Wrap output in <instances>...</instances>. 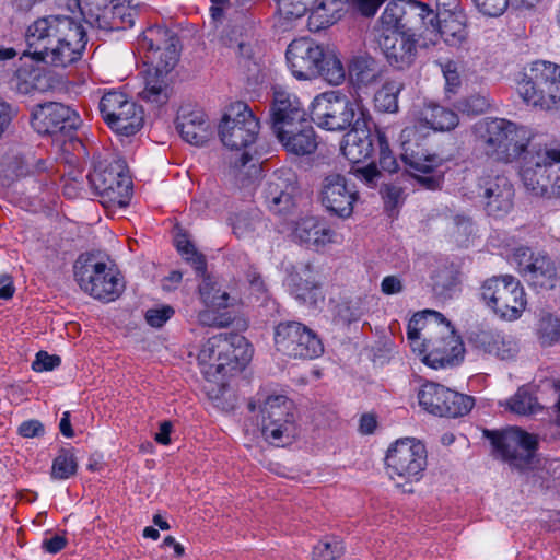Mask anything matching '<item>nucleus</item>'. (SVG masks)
<instances>
[{
    "label": "nucleus",
    "instance_id": "aec40b11",
    "mask_svg": "<svg viewBox=\"0 0 560 560\" xmlns=\"http://www.w3.org/2000/svg\"><path fill=\"white\" fill-rule=\"evenodd\" d=\"M477 194L489 215L503 217L513 207V185L503 175L481 176L478 180Z\"/></svg>",
    "mask_w": 560,
    "mask_h": 560
},
{
    "label": "nucleus",
    "instance_id": "de8ad7c7",
    "mask_svg": "<svg viewBox=\"0 0 560 560\" xmlns=\"http://www.w3.org/2000/svg\"><path fill=\"white\" fill-rule=\"evenodd\" d=\"M538 339L542 346H552L560 339V319L546 315L541 317L538 325Z\"/></svg>",
    "mask_w": 560,
    "mask_h": 560
},
{
    "label": "nucleus",
    "instance_id": "7ed1b4c3",
    "mask_svg": "<svg viewBox=\"0 0 560 560\" xmlns=\"http://www.w3.org/2000/svg\"><path fill=\"white\" fill-rule=\"evenodd\" d=\"M478 147L495 161L509 163L526 151L533 139L529 128L503 118H486L475 126Z\"/></svg>",
    "mask_w": 560,
    "mask_h": 560
},
{
    "label": "nucleus",
    "instance_id": "a19ab883",
    "mask_svg": "<svg viewBox=\"0 0 560 560\" xmlns=\"http://www.w3.org/2000/svg\"><path fill=\"white\" fill-rule=\"evenodd\" d=\"M447 398L440 406L439 417L457 418L467 415L474 407L475 400L467 396L448 388Z\"/></svg>",
    "mask_w": 560,
    "mask_h": 560
},
{
    "label": "nucleus",
    "instance_id": "e433bc0d",
    "mask_svg": "<svg viewBox=\"0 0 560 560\" xmlns=\"http://www.w3.org/2000/svg\"><path fill=\"white\" fill-rule=\"evenodd\" d=\"M349 74L351 81L359 88L374 85L382 79V70L370 58H355L349 67Z\"/></svg>",
    "mask_w": 560,
    "mask_h": 560
},
{
    "label": "nucleus",
    "instance_id": "b1692460",
    "mask_svg": "<svg viewBox=\"0 0 560 560\" xmlns=\"http://www.w3.org/2000/svg\"><path fill=\"white\" fill-rule=\"evenodd\" d=\"M273 132L289 153L307 155L317 148L315 130L308 118L283 125Z\"/></svg>",
    "mask_w": 560,
    "mask_h": 560
},
{
    "label": "nucleus",
    "instance_id": "393cba45",
    "mask_svg": "<svg viewBox=\"0 0 560 560\" xmlns=\"http://www.w3.org/2000/svg\"><path fill=\"white\" fill-rule=\"evenodd\" d=\"M371 117H358L352 128L343 136L340 150L351 163H360L372 155L373 140L369 128Z\"/></svg>",
    "mask_w": 560,
    "mask_h": 560
},
{
    "label": "nucleus",
    "instance_id": "774afa93",
    "mask_svg": "<svg viewBox=\"0 0 560 560\" xmlns=\"http://www.w3.org/2000/svg\"><path fill=\"white\" fill-rule=\"evenodd\" d=\"M15 288L9 275L0 276V299L8 300L14 294Z\"/></svg>",
    "mask_w": 560,
    "mask_h": 560
},
{
    "label": "nucleus",
    "instance_id": "bb28decb",
    "mask_svg": "<svg viewBox=\"0 0 560 560\" xmlns=\"http://www.w3.org/2000/svg\"><path fill=\"white\" fill-rule=\"evenodd\" d=\"M468 341L476 348L493 354L502 360L513 358L517 352L515 341L489 327L478 326L468 335Z\"/></svg>",
    "mask_w": 560,
    "mask_h": 560
},
{
    "label": "nucleus",
    "instance_id": "f704fd0d",
    "mask_svg": "<svg viewBox=\"0 0 560 560\" xmlns=\"http://www.w3.org/2000/svg\"><path fill=\"white\" fill-rule=\"evenodd\" d=\"M408 4L404 0L389 2L381 16V33H405L409 30Z\"/></svg>",
    "mask_w": 560,
    "mask_h": 560
},
{
    "label": "nucleus",
    "instance_id": "a211bd4d",
    "mask_svg": "<svg viewBox=\"0 0 560 560\" xmlns=\"http://www.w3.org/2000/svg\"><path fill=\"white\" fill-rule=\"evenodd\" d=\"M401 160L408 166L409 172L418 177L427 187L433 188L436 179L433 177H419L418 173H432L442 163V159L430 152L423 144L416 126H408L400 132Z\"/></svg>",
    "mask_w": 560,
    "mask_h": 560
},
{
    "label": "nucleus",
    "instance_id": "a18cd8bd",
    "mask_svg": "<svg viewBox=\"0 0 560 560\" xmlns=\"http://www.w3.org/2000/svg\"><path fill=\"white\" fill-rule=\"evenodd\" d=\"M322 77L331 85H339L346 79V70L341 60L334 54H323V59L319 62Z\"/></svg>",
    "mask_w": 560,
    "mask_h": 560
},
{
    "label": "nucleus",
    "instance_id": "4c0bfd02",
    "mask_svg": "<svg viewBox=\"0 0 560 560\" xmlns=\"http://www.w3.org/2000/svg\"><path fill=\"white\" fill-rule=\"evenodd\" d=\"M199 284V295L207 307L226 308L234 304L235 299L226 291L221 290L218 282L209 276H202Z\"/></svg>",
    "mask_w": 560,
    "mask_h": 560
},
{
    "label": "nucleus",
    "instance_id": "338daca9",
    "mask_svg": "<svg viewBox=\"0 0 560 560\" xmlns=\"http://www.w3.org/2000/svg\"><path fill=\"white\" fill-rule=\"evenodd\" d=\"M112 14L114 18H119L121 21V25L131 27L135 24V10H130L128 13L125 12V7L122 3L115 4L112 9Z\"/></svg>",
    "mask_w": 560,
    "mask_h": 560
},
{
    "label": "nucleus",
    "instance_id": "49530a36",
    "mask_svg": "<svg viewBox=\"0 0 560 560\" xmlns=\"http://www.w3.org/2000/svg\"><path fill=\"white\" fill-rule=\"evenodd\" d=\"M78 463L74 454L69 450H61L52 462L51 478L68 479L75 475Z\"/></svg>",
    "mask_w": 560,
    "mask_h": 560
},
{
    "label": "nucleus",
    "instance_id": "a878e982",
    "mask_svg": "<svg viewBox=\"0 0 560 560\" xmlns=\"http://www.w3.org/2000/svg\"><path fill=\"white\" fill-rule=\"evenodd\" d=\"M378 43L387 61L397 69L408 68L416 59L417 40L408 32L381 33Z\"/></svg>",
    "mask_w": 560,
    "mask_h": 560
},
{
    "label": "nucleus",
    "instance_id": "58836bf2",
    "mask_svg": "<svg viewBox=\"0 0 560 560\" xmlns=\"http://www.w3.org/2000/svg\"><path fill=\"white\" fill-rule=\"evenodd\" d=\"M402 90V81L397 79L385 81L374 95L375 108L383 113H397L399 108L398 96Z\"/></svg>",
    "mask_w": 560,
    "mask_h": 560
},
{
    "label": "nucleus",
    "instance_id": "ea45409f",
    "mask_svg": "<svg viewBox=\"0 0 560 560\" xmlns=\"http://www.w3.org/2000/svg\"><path fill=\"white\" fill-rule=\"evenodd\" d=\"M446 394H448L447 387L434 382H427L418 390V401L425 411L439 416L440 406L447 398Z\"/></svg>",
    "mask_w": 560,
    "mask_h": 560
},
{
    "label": "nucleus",
    "instance_id": "cd10ccee",
    "mask_svg": "<svg viewBox=\"0 0 560 560\" xmlns=\"http://www.w3.org/2000/svg\"><path fill=\"white\" fill-rule=\"evenodd\" d=\"M176 128L186 142L195 145L205 144L211 136L205 113L200 109H191L188 106L179 108L176 117Z\"/></svg>",
    "mask_w": 560,
    "mask_h": 560
},
{
    "label": "nucleus",
    "instance_id": "6ab92c4d",
    "mask_svg": "<svg viewBox=\"0 0 560 560\" xmlns=\"http://www.w3.org/2000/svg\"><path fill=\"white\" fill-rule=\"evenodd\" d=\"M80 125L75 110L61 103L37 105L32 112V126L43 135H70Z\"/></svg>",
    "mask_w": 560,
    "mask_h": 560
},
{
    "label": "nucleus",
    "instance_id": "e2e57ef3",
    "mask_svg": "<svg viewBox=\"0 0 560 560\" xmlns=\"http://www.w3.org/2000/svg\"><path fill=\"white\" fill-rule=\"evenodd\" d=\"M402 290L404 283L397 276H386L381 282V291L386 295L398 294Z\"/></svg>",
    "mask_w": 560,
    "mask_h": 560
},
{
    "label": "nucleus",
    "instance_id": "f3484780",
    "mask_svg": "<svg viewBox=\"0 0 560 560\" xmlns=\"http://www.w3.org/2000/svg\"><path fill=\"white\" fill-rule=\"evenodd\" d=\"M495 451L503 460L515 468L526 467L535 455L538 439L517 427H510L502 431L488 432Z\"/></svg>",
    "mask_w": 560,
    "mask_h": 560
},
{
    "label": "nucleus",
    "instance_id": "4d7b16f0",
    "mask_svg": "<svg viewBox=\"0 0 560 560\" xmlns=\"http://www.w3.org/2000/svg\"><path fill=\"white\" fill-rule=\"evenodd\" d=\"M60 364L58 355H50L45 351H39L32 363V369L36 372L51 371Z\"/></svg>",
    "mask_w": 560,
    "mask_h": 560
},
{
    "label": "nucleus",
    "instance_id": "09e8293b",
    "mask_svg": "<svg viewBox=\"0 0 560 560\" xmlns=\"http://www.w3.org/2000/svg\"><path fill=\"white\" fill-rule=\"evenodd\" d=\"M277 13L285 22H293L305 15L307 3L305 0H276Z\"/></svg>",
    "mask_w": 560,
    "mask_h": 560
},
{
    "label": "nucleus",
    "instance_id": "dca6fc26",
    "mask_svg": "<svg viewBox=\"0 0 560 560\" xmlns=\"http://www.w3.org/2000/svg\"><path fill=\"white\" fill-rule=\"evenodd\" d=\"M179 39L176 34L162 26L149 27L139 46L144 50L145 62L152 70L168 74L179 60Z\"/></svg>",
    "mask_w": 560,
    "mask_h": 560
},
{
    "label": "nucleus",
    "instance_id": "f8f14e48",
    "mask_svg": "<svg viewBox=\"0 0 560 560\" xmlns=\"http://www.w3.org/2000/svg\"><path fill=\"white\" fill-rule=\"evenodd\" d=\"M481 295L495 314L508 320L517 319L527 304L523 287L510 275L486 280L481 287Z\"/></svg>",
    "mask_w": 560,
    "mask_h": 560
},
{
    "label": "nucleus",
    "instance_id": "ddd939ff",
    "mask_svg": "<svg viewBox=\"0 0 560 560\" xmlns=\"http://www.w3.org/2000/svg\"><path fill=\"white\" fill-rule=\"evenodd\" d=\"M218 132L224 147L231 150L246 149L258 138L259 121L246 103L236 102L225 109Z\"/></svg>",
    "mask_w": 560,
    "mask_h": 560
},
{
    "label": "nucleus",
    "instance_id": "79ce46f5",
    "mask_svg": "<svg viewBox=\"0 0 560 560\" xmlns=\"http://www.w3.org/2000/svg\"><path fill=\"white\" fill-rule=\"evenodd\" d=\"M500 405L520 416L533 415L541 409L537 398L526 387H520L511 398Z\"/></svg>",
    "mask_w": 560,
    "mask_h": 560
},
{
    "label": "nucleus",
    "instance_id": "052dcab7",
    "mask_svg": "<svg viewBox=\"0 0 560 560\" xmlns=\"http://www.w3.org/2000/svg\"><path fill=\"white\" fill-rule=\"evenodd\" d=\"M354 175L369 187H374L381 176V173L376 165L369 164L368 166L355 168Z\"/></svg>",
    "mask_w": 560,
    "mask_h": 560
},
{
    "label": "nucleus",
    "instance_id": "13d9d810",
    "mask_svg": "<svg viewBox=\"0 0 560 560\" xmlns=\"http://www.w3.org/2000/svg\"><path fill=\"white\" fill-rule=\"evenodd\" d=\"M15 115L16 110L14 107L10 103L0 98V139L9 130Z\"/></svg>",
    "mask_w": 560,
    "mask_h": 560
},
{
    "label": "nucleus",
    "instance_id": "72a5a7b5",
    "mask_svg": "<svg viewBox=\"0 0 560 560\" xmlns=\"http://www.w3.org/2000/svg\"><path fill=\"white\" fill-rule=\"evenodd\" d=\"M233 233L238 238H255L264 234L268 223L260 211H241L231 218Z\"/></svg>",
    "mask_w": 560,
    "mask_h": 560
},
{
    "label": "nucleus",
    "instance_id": "3c124183",
    "mask_svg": "<svg viewBox=\"0 0 560 560\" xmlns=\"http://www.w3.org/2000/svg\"><path fill=\"white\" fill-rule=\"evenodd\" d=\"M174 308L170 305H161L149 308L145 312V320L151 327H162L173 315Z\"/></svg>",
    "mask_w": 560,
    "mask_h": 560
},
{
    "label": "nucleus",
    "instance_id": "c9c22d12",
    "mask_svg": "<svg viewBox=\"0 0 560 560\" xmlns=\"http://www.w3.org/2000/svg\"><path fill=\"white\" fill-rule=\"evenodd\" d=\"M171 92L167 74L149 70L145 78V86L140 92V97L147 102L162 105L168 101Z\"/></svg>",
    "mask_w": 560,
    "mask_h": 560
},
{
    "label": "nucleus",
    "instance_id": "680f3d73",
    "mask_svg": "<svg viewBox=\"0 0 560 560\" xmlns=\"http://www.w3.org/2000/svg\"><path fill=\"white\" fill-rule=\"evenodd\" d=\"M45 432L44 425L38 420L24 421L19 427V433L23 438H36L43 435Z\"/></svg>",
    "mask_w": 560,
    "mask_h": 560
},
{
    "label": "nucleus",
    "instance_id": "2eb2a0df",
    "mask_svg": "<svg viewBox=\"0 0 560 560\" xmlns=\"http://www.w3.org/2000/svg\"><path fill=\"white\" fill-rule=\"evenodd\" d=\"M103 119L116 133L132 136L143 126V109L122 92H107L100 101Z\"/></svg>",
    "mask_w": 560,
    "mask_h": 560
},
{
    "label": "nucleus",
    "instance_id": "0eeeda50",
    "mask_svg": "<svg viewBox=\"0 0 560 560\" xmlns=\"http://www.w3.org/2000/svg\"><path fill=\"white\" fill-rule=\"evenodd\" d=\"M74 279L81 290L101 301H114L124 290L118 272L92 255H81L74 264Z\"/></svg>",
    "mask_w": 560,
    "mask_h": 560
},
{
    "label": "nucleus",
    "instance_id": "473e14b6",
    "mask_svg": "<svg viewBox=\"0 0 560 560\" xmlns=\"http://www.w3.org/2000/svg\"><path fill=\"white\" fill-rule=\"evenodd\" d=\"M288 281L291 293L298 300L310 303L316 301L319 282L317 272L310 264L296 268L289 276Z\"/></svg>",
    "mask_w": 560,
    "mask_h": 560
},
{
    "label": "nucleus",
    "instance_id": "8fccbe9b",
    "mask_svg": "<svg viewBox=\"0 0 560 560\" xmlns=\"http://www.w3.org/2000/svg\"><path fill=\"white\" fill-rule=\"evenodd\" d=\"M343 552L340 540L336 538L320 540L313 549L312 560H337Z\"/></svg>",
    "mask_w": 560,
    "mask_h": 560
},
{
    "label": "nucleus",
    "instance_id": "412c9836",
    "mask_svg": "<svg viewBox=\"0 0 560 560\" xmlns=\"http://www.w3.org/2000/svg\"><path fill=\"white\" fill-rule=\"evenodd\" d=\"M514 258L518 272L530 285L541 289L555 287L557 268L548 256L534 254L529 248H518Z\"/></svg>",
    "mask_w": 560,
    "mask_h": 560
},
{
    "label": "nucleus",
    "instance_id": "c03bdc74",
    "mask_svg": "<svg viewBox=\"0 0 560 560\" xmlns=\"http://www.w3.org/2000/svg\"><path fill=\"white\" fill-rule=\"evenodd\" d=\"M175 246L183 258L194 267L196 272L200 276H205L207 270L206 257L197 250L187 234H178L175 238Z\"/></svg>",
    "mask_w": 560,
    "mask_h": 560
},
{
    "label": "nucleus",
    "instance_id": "9d476101",
    "mask_svg": "<svg viewBox=\"0 0 560 560\" xmlns=\"http://www.w3.org/2000/svg\"><path fill=\"white\" fill-rule=\"evenodd\" d=\"M89 180L106 208H125L131 197L132 182L125 160L97 165Z\"/></svg>",
    "mask_w": 560,
    "mask_h": 560
},
{
    "label": "nucleus",
    "instance_id": "f03ea898",
    "mask_svg": "<svg viewBox=\"0 0 560 560\" xmlns=\"http://www.w3.org/2000/svg\"><path fill=\"white\" fill-rule=\"evenodd\" d=\"M407 339L412 350L422 355V362L434 370L457 365L464 359L460 337L436 311L416 313L408 323Z\"/></svg>",
    "mask_w": 560,
    "mask_h": 560
},
{
    "label": "nucleus",
    "instance_id": "4468645a",
    "mask_svg": "<svg viewBox=\"0 0 560 560\" xmlns=\"http://www.w3.org/2000/svg\"><path fill=\"white\" fill-rule=\"evenodd\" d=\"M275 346L278 352L291 359L312 360L324 352L318 336L299 322L278 324L275 328Z\"/></svg>",
    "mask_w": 560,
    "mask_h": 560
},
{
    "label": "nucleus",
    "instance_id": "6e6d98bb",
    "mask_svg": "<svg viewBox=\"0 0 560 560\" xmlns=\"http://www.w3.org/2000/svg\"><path fill=\"white\" fill-rule=\"evenodd\" d=\"M478 9L486 15L499 16L509 5V0H474Z\"/></svg>",
    "mask_w": 560,
    "mask_h": 560
},
{
    "label": "nucleus",
    "instance_id": "37998d69",
    "mask_svg": "<svg viewBox=\"0 0 560 560\" xmlns=\"http://www.w3.org/2000/svg\"><path fill=\"white\" fill-rule=\"evenodd\" d=\"M436 25L441 36L451 45L462 43L467 36L466 25L460 14L446 15Z\"/></svg>",
    "mask_w": 560,
    "mask_h": 560
},
{
    "label": "nucleus",
    "instance_id": "0e129e2a",
    "mask_svg": "<svg viewBox=\"0 0 560 560\" xmlns=\"http://www.w3.org/2000/svg\"><path fill=\"white\" fill-rule=\"evenodd\" d=\"M15 90L18 93L23 95L32 94L36 90V85L34 84L33 78L31 74L28 77H23L21 73H18L15 77Z\"/></svg>",
    "mask_w": 560,
    "mask_h": 560
},
{
    "label": "nucleus",
    "instance_id": "bf43d9fd",
    "mask_svg": "<svg viewBox=\"0 0 560 560\" xmlns=\"http://www.w3.org/2000/svg\"><path fill=\"white\" fill-rule=\"evenodd\" d=\"M407 4L410 13H416L422 21H424L427 18H430L429 23L431 24V26H436L434 21L439 15L435 14L434 11L427 3L410 0L407 1Z\"/></svg>",
    "mask_w": 560,
    "mask_h": 560
},
{
    "label": "nucleus",
    "instance_id": "6e6552de",
    "mask_svg": "<svg viewBox=\"0 0 560 560\" xmlns=\"http://www.w3.org/2000/svg\"><path fill=\"white\" fill-rule=\"evenodd\" d=\"M425 446L415 439L397 440L387 450L385 468L388 477L404 486L422 479L428 464Z\"/></svg>",
    "mask_w": 560,
    "mask_h": 560
},
{
    "label": "nucleus",
    "instance_id": "5701e85b",
    "mask_svg": "<svg viewBox=\"0 0 560 560\" xmlns=\"http://www.w3.org/2000/svg\"><path fill=\"white\" fill-rule=\"evenodd\" d=\"M323 54V48L312 39H294L287 49V60L292 74L300 80L317 78Z\"/></svg>",
    "mask_w": 560,
    "mask_h": 560
},
{
    "label": "nucleus",
    "instance_id": "f257e3e1",
    "mask_svg": "<svg viewBox=\"0 0 560 560\" xmlns=\"http://www.w3.org/2000/svg\"><path fill=\"white\" fill-rule=\"evenodd\" d=\"M110 0H69L71 14H51L35 20L25 32L23 56L55 68L78 61L88 43L82 20L101 30L113 28L107 20Z\"/></svg>",
    "mask_w": 560,
    "mask_h": 560
},
{
    "label": "nucleus",
    "instance_id": "39448f33",
    "mask_svg": "<svg viewBox=\"0 0 560 560\" xmlns=\"http://www.w3.org/2000/svg\"><path fill=\"white\" fill-rule=\"evenodd\" d=\"M252 349L238 334H219L203 343L198 361L208 376L225 375L249 361Z\"/></svg>",
    "mask_w": 560,
    "mask_h": 560
},
{
    "label": "nucleus",
    "instance_id": "20e7f679",
    "mask_svg": "<svg viewBox=\"0 0 560 560\" xmlns=\"http://www.w3.org/2000/svg\"><path fill=\"white\" fill-rule=\"evenodd\" d=\"M520 175L533 195L560 197V148L545 144L528 152L523 159Z\"/></svg>",
    "mask_w": 560,
    "mask_h": 560
},
{
    "label": "nucleus",
    "instance_id": "5fc2aeb1",
    "mask_svg": "<svg viewBox=\"0 0 560 560\" xmlns=\"http://www.w3.org/2000/svg\"><path fill=\"white\" fill-rule=\"evenodd\" d=\"M198 322L209 327H226L231 324V318L211 310H203L198 314Z\"/></svg>",
    "mask_w": 560,
    "mask_h": 560
},
{
    "label": "nucleus",
    "instance_id": "4be33fe9",
    "mask_svg": "<svg viewBox=\"0 0 560 560\" xmlns=\"http://www.w3.org/2000/svg\"><path fill=\"white\" fill-rule=\"evenodd\" d=\"M319 196L323 206L341 218L352 214L353 205L358 199L354 186H350L345 176L337 173L324 177Z\"/></svg>",
    "mask_w": 560,
    "mask_h": 560
},
{
    "label": "nucleus",
    "instance_id": "c85d7f7f",
    "mask_svg": "<svg viewBox=\"0 0 560 560\" xmlns=\"http://www.w3.org/2000/svg\"><path fill=\"white\" fill-rule=\"evenodd\" d=\"M301 119H307V115L300 100L284 90H276L271 107L272 130Z\"/></svg>",
    "mask_w": 560,
    "mask_h": 560
},
{
    "label": "nucleus",
    "instance_id": "9b49d317",
    "mask_svg": "<svg viewBox=\"0 0 560 560\" xmlns=\"http://www.w3.org/2000/svg\"><path fill=\"white\" fill-rule=\"evenodd\" d=\"M261 433L277 446L290 444L296 435L294 404L284 395L268 396L260 407Z\"/></svg>",
    "mask_w": 560,
    "mask_h": 560
},
{
    "label": "nucleus",
    "instance_id": "2f4dec72",
    "mask_svg": "<svg viewBox=\"0 0 560 560\" xmlns=\"http://www.w3.org/2000/svg\"><path fill=\"white\" fill-rule=\"evenodd\" d=\"M417 120L420 125L439 132L453 130L459 124L456 112L433 102L423 105L418 112Z\"/></svg>",
    "mask_w": 560,
    "mask_h": 560
},
{
    "label": "nucleus",
    "instance_id": "864d4df0",
    "mask_svg": "<svg viewBox=\"0 0 560 560\" xmlns=\"http://www.w3.org/2000/svg\"><path fill=\"white\" fill-rule=\"evenodd\" d=\"M442 72L445 79L446 92L455 93L462 83L457 65L454 61H447L442 65Z\"/></svg>",
    "mask_w": 560,
    "mask_h": 560
},
{
    "label": "nucleus",
    "instance_id": "c756f323",
    "mask_svg": "<svg viewBox=\"0 0 560 560\" xmlns=\"http://www.w3.org/2000/svg\"><path fill=\"white\" fill-rule=\"evenodd\" d=\"M295 187L289 178L275 174L265 185L264 202L276 214H282L294 207Z\"/></svg>",
    "mask_w": 560,
    "mask_h": 560
},
{
    "label": "nucleus",
    "instance_id": "1a4fd4ad",
    "mask_svg": "<svg viewBox=\"0 0 560 560\" xmlns=\"http://www.w3.org/2000/svg\"><path fill=\"white\" fill-rule=\"evenodd\" d=\"M369 112L359 102L351 101L338 91L317 95L311 105V118L326 130H345L354 124L358 117L368 116Z\"/></svg>",
    "mask_w": 560,
    "mask_h": 560
},
{
    "label": "nucleus",
    "instance_id": "423d86ee",
    "mask_svg": "<svg viewBox=\"0 0 560 560\" xmlns=\"http://www.w3.org/2000/svg\"><path fill=\"white\" fill-rule=\"evenodd\" d=\"M517 91L527 105L542 110L560 106V66L537 60L517 84Z\"/></svg>",
    "mask_w": 560,
    "mask_h": 560
},
{
    "label": "nucleus",
    "instance_id": "7c9ffc66",
    "mask_svg": "<svg viewBox=\"0 0 560 560\" xmlns=\"http://www.w3.org/2000/svg\"><path fill=\"white\" fill-rule=\"evenodd\" d=\"M293 235L308 246L323 247L334 242V231L316 217L301 218L295 222Z\"/></svg>",
    "mask_w": 560,
    "mask_h": 560
},
{
    "label": "nucleus",
    "instance_id": "69168bd1",
    "mask_svg": "<svg viewBox=\"0 0 560 560\" xmlns=\"http://www.w3.org/2000/svg\"><path fill=\"white\" fill-rule=\"evenodd\" d=\"M67 540L63 536L55 535L43 540V549L48 553H57L66 547Z\"/></svg>",
    "mask_w": 560,
    "mask_h": 560
},
{
    "label": "nucleus",
    "instance_id": "603ef678",
    "mask_svg": "<svg viewBox=\"0 0 560 560\" xmlns=\"http://www.w3.org/2000/svg\"><path fill=\"white\" fill-rule=\"evenodd\" d=\"M490 107L486 95L475 94L465 98L459 104V109L467 114L478 115L485 113Z\"/></svg>",
    "mask_w": 560,
    "mask_h": 560
}]
</instances>
